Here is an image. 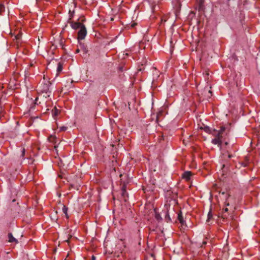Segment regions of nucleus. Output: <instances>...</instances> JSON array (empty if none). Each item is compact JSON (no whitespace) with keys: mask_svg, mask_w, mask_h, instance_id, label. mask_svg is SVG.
<instances>
[{"mask_svg":"<svg viewBox=\"0 0 260 260\" xmlns=\"http://www.w3.org/2000/svg\"><path fill=\"white\" fill-rule=\"evenodd\" d=\"M225 128L224 126H222L219 131H214L215 133H213L215 138L212 140V143L215 145L217 144L218 146H220L222 143L221 138L222 137V134L225 131Z\"/></svg>","mask_w":260,"mask_h":260,"instance_id":"obj_1","label":"nucleus"},{"mask_svg":"<svg viewBox=\"0 0 260 260\" xmlns=\"http://www.w3.org/2000/svg\"><path fill=\"white\" fill-rule=\"evenodd\" d=\"M87 35V30L85 25H83L80 28L78 32V39L83 40L85 38Z\"/></svg>","mask_w":260,"mask_h":260,"instance_id":"obj_2","label":"nucleus"},{"mask_svg":"<svg viewBox=\"0 0 260 260\" xmlns=\"http://www.w3.org/2000/svg\"><path fill=\"white\" fill-rule=\"evenodd\" d=\"M230 195L229 193H226L224 192H222L220 193V198L223 200H225V205L227 206L230 205V204L228 202H227L229 198H230Z\"/></svg>","mask_w":260,"mask_h":260,"instance_id":"obj_3","label":"nucleus"},{"mask_svg":"<svg viewBox=\"0 0 260 260\" xmlns=\"http://www.w3.org/2000/svg\"><path fill=\"white\" fill-rule=\"evenodd\" d=\"M42 92H45L46 94V95H44V96H45L46 98L47 96L49 97L50 96L51 91L49 90L48 84H44L43 85Z\"/></svg>","mask_w":260,"mask_h":260,"instance_id":"obj_4","label":"nucleus"},{"mask_svg":"<svg viewBox=\"0 0 260 260\" xmlns=\"http://www.w3.org/2000/svg\"><path fill=\"white\" fill-rule=\"evenodd\" d=\"M70 24L71 26L74 29H77L78 28H80L81 27V26L83 25L81 22H71Z\"/></svg>","mask_w":260,"mask_h":260,"instance_id":"obj_5","label":"nucleus"},{"mask_svg":"<svg viewBox=\"0 0 260 260\" xmlns=\"http://www.w3.org/2000/svg\"><path fill=\"white\" fill-rule=\"evenodd\" d=\"M191 175L192 173L190 171H186L182 174L183 178L185 179L186 180H189Z\"/></svg>","mask_w":260,"mask_h":260,"instance_id":"obj_6","label":"nucleus"},{"mask_svg":"<svg viewBox=\"0 0 260 260\" xmlns=\"http://www.w3.org/2000/svg\"><path fill=\"white\" fill-rule=\"evenodd\" d=\"M201 129H204V130L206 132H207V133H208L209 134H212V135H213V133H215V132H214V131H216L215 129H212L209 126H205L204 127H201Z\"/></svg>","mask_w":260,"mask_h":260,"instance_id":"obj_7","label":"nucleus"},{"mask_svg":"<svg viewBox=\"0 0 260 260\" xmlns=\"http://www.w3.org/2000/svg\"><path fill=\"white\" fill-rule=\"evenodd\" d=\"M8 238H9V242L12 243H18V240L15 238L13 236L12 233H9L8 234Z\"/></svg>","mask_w":260,"mask_h":260,"instance_id":"obj_8","label":"nucleus"},{"mask_svg":"<svg viewBox=\"0 0 260 260\" xmlns=\"http://www.w3.org/2000/svg\"><path fill=\"white\" fill-rule=\"evenodd\" d=\"M121 191H122L121 195L123 197L124 200L126 201V197H127V192L125 190V187L124 185H123L122 186Z\"/></svg>","mask_w":260,"mask_h":260,"instance_id":"obj_9","label":"nucleus"},{"mask_svg":"<svg viewBox=\"0 0 260 260\" xmlns=\"http://www.w3.org/2000/svg\"><path fill=\"white\" fill-rule=\"evenodd\" d=\"M178 219L182 225L184 224L185 221L183 220V216L181 212L178 214Z\"/></svg>","mask_w":260,"mask_h":260,"instance_id":"obj_10","label":"nucleus"},{"mask_svg":"<svg viewBox=\"0 0 260 260\" xmlns=\"http://www.w3.org/2000/svg\"><path fill=\"white\" fill-rule=\"evenodd\" d=\"M59 112V111L56 108L54 107L53 109L52 110V115L53 117L56 116L58 115V113Z\"/></svg>","mask_w":260,"mask_h":260,"instance_id":"obj_11","label":"nucleus"},{"mask_svg":"<svg viewBox=\"0 0 260 260\" xmlns=\"http://www.w3.org/2000/svg\"><path fill=\"white\" fill-rule=\"evenodd\" d=\"M62 210L63 213L65 214L66 217L69 218V216L67 213L68 208L66 206H63Z\"/></svg>","mask_w":260,"mask_h":260,"instance_id":"obj_12","label":"nucleus"},{"mask_svg":"<svg viewBox=\"0 0 260 260\" xmlns=\"http://www.w3.org/2000/svg\"><path fill=\"white\" fill-rule=\"evenodd\" d=\"M212 217V214L211 211H210L208 214V219L207 220V222H209V220Z\"/></svg>","mask_w":260,"mask_h":260,"instance_id":"obj_13","label":"nucleus"},{"mask_svg":"<svg viewBox=\"0 0 260 260\" xmlns=\"http://www.w3.org/2000/svg\"><path fill=\"white\" fill-rule=\"evenodd\" d=\"M5 11V7L3 5L0 4V13Z\"/></svg>","mask_w":260,"mask_h":260,"instance_id":"obj_14","label":"nucleus"},{"mask_svg":"<svg viewBox=\"0 0 260 260\" xmlns=\"http://www.w3.org/2000/svg\"><path fill=\"white\" fill-rule=\"evenodd\" d=\"M68 127L66 126H61L59 127L60 131H66Z\"/></svg>","mask_w":260,"mask_h":260,"instance_id":"obj_15","label":"nucleus"},{"mask_svg":"<svg viewBox=\"0 0 260 260\" xmlns=\"http://www.w3.org/2000/svg\"><path fill=\"white\" fill-rule=\"evenodd\" d=\"M61 70H62V67L60 64H59L58 66V67H57V71L60 72Z\"/></svg>","mask_w":260,"mask_h":260,"instance_id":"obj_16","label":"nucleus"},{"mask_svg":"<svg viewBox=\"0 0 260 260\" xmlns=\"http://www.w3.org/2000/svg\"><path fill=\"white\" fill-rule=\"evenodd\" d=\"M202 0H201V2H200V6H199V9L200 10H201L202 9Z\"/></svg>","mask_w":260,"mask_h":260,"instance_id":"obj_17","label":"nucleus"},{"mask_svg":"<svg viewBox=\"0 0 260 260\" xmlns=\"http://www.w3.org/2000/svg\"><path fill=\"white\" fill-rule=\"evenodd\" d=\"M24 154H25V150H24V149H23L22 151V154H21L22 156L23 157Z\"/></svg>","mask_w":260,"mask_h":260,"instance_id":"obj_18","label":"nucleus"},{"mask_svg":"<svg viewBox=\"0 0 260 260\" xmlns=\"http://www.w3.org/2000/svg\"><path fill=\"white\" fill-rule=\"evenodd\" d=\"M206 243H207V242H206V241H203V242H202V245H201V247H203V245H206Z\"/></svg>","mask_w":260,"mask_h":260,"instance_id":"obj_19","label":"nucleus"},{"mask_svg":"<svg viewBox=\"0 0 260 260\" xmlns=\"http://www.w3.org/2000/svg\"><path fill=\"white\" fill-rule=\"evenodd\" d=\"M229 210L228 208H225L224 209V212H228Z\"/></svg>","mask_w":260,"mask_h":260,"instance_id":"obj_20","label":"nucleus"},{"mask_svg":"<svg viewBox=\"0 0 260 260\" xmlns=\"http://www.w3.org/2000/svg\"><path fill=\"white\" fill-rule=\"evenodd\" d=\"M76 52H77V53L79 52V49H77V50H76Z\"/></svg>","mask_w":260,"mask_h":260,"instance_id":"obj_21","label":"nucleus"},{"mask_svg":"<svg viewBox=\"0 0 260 260\" xmlns=\"http://www.w3.org/2000/svg\"><path fill=\"white\" fill-rule=\"evenodd\" d=\"M156 120H158V115H157V116Z\"/></svg>","mask_w":260,"mask_h":260,"instance_id":"obj_22","label":"nucleus"},{"mask_svg":"<svg viewBox=\"0 0 260 260\" xmlns=\"http://www.w3.org/2000/svg\"><path fill=\"white\" fill-rule=\"evenodd\" d=\"M229 158H231L232 157V155H229Z\"/></svg>","mask_w":260,"mask_h":260,"instance_id":"obj_23","label":"nucleus"},{"mask_svg":"<svg viewBox=\"0 0 260 260\" xmlns=\"http://www.w3.org/2000/svg\"><path fill=\"white\" fill-rule=\"evenodd\" d=\"M95 259V257L94 256H92V259Z\"/></svg>","mask_w":260,"mask_h":260,"instance_id":"obj_24","label":"nucleus"},{"mask_svg":"<svg viewBox=\"0 0 260 260\" xmlns=\"http://www.w3.org/2000/svg\"><path fill=\"white\" fill-rule=\"evenodd\" d=\"M225 145H228V143L227 142H225Z\"/></svg>","mask_w":260,"mask_h":260,"instance_id":"obj_25","label":"nucleus"}]
</instances>
